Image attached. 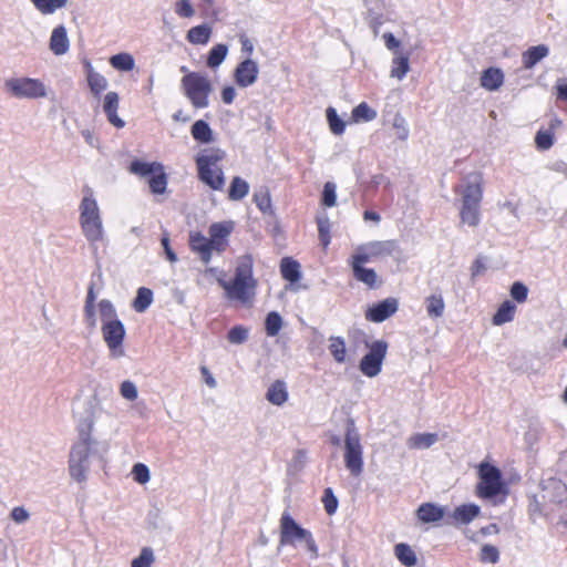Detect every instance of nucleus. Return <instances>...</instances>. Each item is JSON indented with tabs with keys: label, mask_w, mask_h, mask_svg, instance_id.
Segmentation results:
<instances>
[{
	"label": "nucleus",
	"mask_w": 567,
	"mask_h": 567,
	"mask_svg": "<svg viewBox=\"0 0 567 567\" xmlns=\"http://www.w3.org/2000/svg\"><path fill=\"white\" fill-rule=\"evenodd\" d=\"M282 328V318L277 311H270L265 319V330L268 337H276Z\"/></svg>",
	"instance_id": "42"
},
{
	"label": "nucleus",
	"mask_w": 567,
	"mask_h": 567,
	"mask_svg": "<svg viewBox=\"0 0 567 567\" xmlns=\"http://www.w3.org/2000/svg\"><path fill=\"white\" fill-rule=\"evenodd\" d=\"M212 37V28L207 24H199L187 31L186 39L192 44H207Z\"/></svg>",
	"instance_id": "31"
},
{
	"label": "nucleus",
	"mask_w": 567,
	"mask_h": 567,
	"mask_svg": "<svg viewBox=\"0 0 567 567\" xmlns=\"http://www.w3.org/2000/svg\"><path fill=\"white\" fill-rule=\"evenodd\" d=\"M132 475L134 481L140 484H145L150 481V470L143 463H136L132 468Z\"/></svg>",
	"instance_id": "56"
},
{
	"label": "nucleus",
	"mask_w": 567,
	"mask_h": 567,
	"mask_svg": "<svg viewBox=\"0 0 567 567\" xmlns=\"http://www.w3.org/2000/svg\"><path fill=\"white\" fill-rule=\"evenodd\" d=\"M192 136L197 142H210L212 130L203 120L196 121L192 126Z\"/></svg>",
	"instance_id": "43"
},
{
	"label": "nucleus",
	"mask_w": 567,
	"mask_h": 567,
	"mask_svg": "<svg viewBox=\"0 0 567 567\" xmlns=\"http://www.w3.org/2000/svg\"><path fill=\"white\" fill-rule=\"evenodd\" d=\"M329 351L333 359L338 363H343L346 361V342L341 337H330L329 338Z\"/></svg>",
	"instance_id": "40"
},
{
	"label": "nucleus",
	"mask_w": 567,
	"mask_h": 567,
	"mask_svg": "<svg viewBox=\"0 0 567 567\" xmlns=\"http://www.w3.org/2000/svg\"><path fill=\"white\" fill-rule=\"evenodd\" d=\"M175 12L181 18H192L195 10L189 0H178L175 3Z\"/></svg>",
	"instance_id": "57"
},
{
	"label": "nucleus",
	"mask_w": 567,
	"mask_h": 567,
	"mask_svg": "<svg viewBox=\"0 0 567 567\" xmlns=\"http://www.w3.org/2000/svg\"><path fill=\"white\" fill-rule=\"evenodd\" d=\"M383 39L389 50H396L400 45L399 40H396L395 37L390 32L384 33Z\"/></svg>",
	"instance_id": "63"
},
{
	"label": "nucleus",
	"mask_w": 567,
	"mask_h": 567,
	"mask_svg": "<svg viewBox=\"0 0 567 567\" xmlns=\"http://www.w3.org/2000/svg\"><path fill=\"white\" fill-rule=\"evenodd\" d=\"M516 306L511 300H505L493 316L492 322L495 326H502L514 319Z\"/></svg>",
	"instance_id": "32"
},
{
	"label": "nucleus",
	"mask_w": 567,
	"mask_h": 567,
	"mask_svg": "<svg viewBox=\"0 0 567 567\" xmlns=\"http://www.w3.org/2000/svg\"><path fill=\"white\" fill-rule=\"evenodd\" d=\"M182 87L194 107L204 109L208 106L212 83L206 75L199 72H189L183 76Z\"/></svg>",
	"instance_id": "9"
},
{
	"label": "nucleus",
	"mask_w": 567,
	"mask_h": 567,
	"mask_svg": "<svg viewBox=\"0 0 567 567\" xmlns=\"http://www.w3.org/2000/svg\"><path fill=\"white\" fill-rule=\"evenodd\" d=\"M249 192L248 183L239 176L233 178L229 189H228V198L230 200H240L243 199Z\"/></svg>",
	"instance_id": "36"
},
{
	"label": "nucleus",
	"mask_w": 567,
	"mask_h": 567,
	"mask_svg": "<svg viewBox=\"0 0 567 567\" xmlns=\"http://www.w3.org/2000/svg\"><path fill=\"white\" fill-rule=\"evenodd\" d=\"M110 64L120 71H132L134 69L135 62L131 54L128 53H118L110 59Z\"/></svg>",
	"instance_id": "44"
},
{
	"label": "nucleus",
	"mask_w": 567,
	"mask_h": 567,
	"mask_svg": "<svg viewBox=\"0 0 567 567\" xmlns=\"http://www.w3.org/2000/svg\"><path fill=\"white\" fill-rule=\"evenodd\" d=\"M399 309V301L394 297H389L379 301L365 311V319L371 322H383L393 316Z\"/></svg>",
	"instance_id": "14"
},
{
	"label": "nucleus",
	"mask_w": 567,
	"mask_h": 567,
	"mask_svg": "<svg viewBox=\"0 0 567 567\" xmlns=\"http://www.w3.org/2000/svg\"><path fill=\"white\" fill-rule=\"evenodd\" d=\"M336 185L332 182H327L323 186L321 203L327 207H332L336 205Z\"/></svg>",
	"instance_id": "53"
},
{
	"label": "nucleus",
	"mask_w": 567,
	"mask_h": 567,
	"mask_svg": "<svg viewBox=\"0 0 567 567\" xmlns=\"http://www.w3.org/2000/svg\"><path fill=\"white\" fill-rule=\"evenodd\" d=\"M118 109V94L115 92H109L104 97L103 110L109 121L116 127L124 125L123 121L117 116Z\"/></svg>",
	"instance_id": "22"
},
{
	"label": "nucleus",
	"mask_w": 567,
	"mask_h": 567,
	"mask_svg": "<svg viewBox=\"0 0 567 567\" xmlns=\"http://www.w3.org/2000/svg\"><path fill=\"white\" fill-rule=\"evenodd\" d=\"M267 400L274 405H282L288 400L286 383L281 380L275 381L266 393Z\"/></svg>",
	"instance_id": "29"
},
{
	"label": "nucleus",
	"mask_w": 567,
	"mask_h": 567,
	"mask_svg": "<svg viewBox=\"0 0 567 567\" xmlns=\"http://www.w3.org/2000/svg\"><path fill=\"white\" fill-rule=\"evenodd\" d=\"M424 302L431 319H439L444 315L445 303L441 292L427 296Z\"/></svg>",
	"instance_id": "30"
},
{
	"label": "nucleus",
	"mask_w": 567,
	"mask_h": 567,
	"mask_svg": "<svg viewBox=\"0 0 567 567\" xmlns=\"http://www.w3.org/2000/svg\"><path fill=\"white\" fill-rule=\"evenodd\" d=\"M236 97V90L228 85L221 90V100L225 104H231Z\"/></svg>",
	"instance_id": "62"
},
{
	"label": "nucleus",
	"mask_w": 567,
	"mask_h": 567,
	"mask_svg": "<svg viewBox=\"0 0 567 567\" xmlns=\"http://www.w3.org/2000/svg\"><path fill=\"white\" fill-rule=\"evenodd\" d=\"M377 115V112L367 102H361L352 110L351 121L353 123L370 122L373 121Z\"/></svg>",
	"instance_id": "34"
},
{
	"label": "nucleus",
	"mask_w": 567,
	"mask_h": 567,
	"mask_svg": "<svg viewBox=\"0 0 567 567\" xmlns=\"http://www.w3.org/2000/svg\"><path fill=\"white\" fill-rule=\"evenodd\" d=\"M280 272L285 280L296 284L301 278L300 264L291 257H284L280 261Z\"/></svg>",
	"instance_id": "25"
},
{
	"label": "nucleus",
	"mask_w": 567,
	"mask_h": 567,
	"mask_svg": "<svg viewBox=\"0 0 567 567\" xmlns=\"http://www.w3.org/2000/svg\"><path fill=\"white\" fill-rule=\"evenodd\" d=\"M84 196L80 203L79 223L82 234L89 245L96 248V244L105 239V230L97 202L93 197V189L89 186L83 188Z\"/></svg>",
	"instance_id": "4"
},
{
	"label": "nucleus",
	"mask_w": 567,
	"mask_h": 567,
	"mask_svg": "<svg viewBox=\"0 0 567 567\" xmlns=\"http://www.w3.org/2000/svg\"><path fill=\"white\" fill-rule=\"evenodd\" d=\"M31 2L42 14H52L65 7L68 0H31Z\"/></svg>",
	"instance_id": "41"
},
{
	"label": "nucleus",
	"mask_w": 567,
	"mask_h": 567,
	"mask_svg": "<svg viewBox=\"0 0 567 567\" xmlns=\"http://www.w3.org/2000/svg\"><path fill=\"white\" fill-rule=\"evenodd\" d=\"M163 168V164L158 162H144L142 159H134L130 164V172L140 177L154 176L158 171Z\"/></svg>",
	"instance_id": "23"
},
{
	"label": "nucleus",
	"mask_w": 567,
	"mask_h": 567,
	"mask_svg": "<svg viewBox=\"0 0 567 567\" xmlns=\"http://www.w3.org/2000/svg\"><path fill=\"white\" fill-rule=\"evenodd\" d=\"M10 517L17 524H23L30 518V514L23 506H17L11 511Z\"/></svg>",
	"instance_id": "59"
},
{
	"label": "nucleus",
	"mask_w": 567,
	"mask_h": 567,
	"mask_svg": "<svg viewBox=\"0 0 567 567\" xmlns=\"http://www.w3.org/2000/svg\"><path fill=\"white\" fill-rule=\"evenodd\" d=\"M252 257L245 255L238 259L235 277L230 282L221 278L217 280L228 298L246 302L254 295V292H249L255 289L257 284L252 277Z\"/></svg>",
	"instance_id": "5"
},
{
	"label": "nucleus",
	"mask_w": 567,
	"mask_h": 567,
	"mask_svg": "<svg viewBox=\"0 0 567 567\" xmlns=\"http://www.w3.org/2000/svg\"><path fill=\"white\" fill-rule=\"evenodd\" d=\"M483 174L472 172L465 175L460 185L455 186V192L462 196V207L460 217L462 223L471 227L480 224V206L483 198Z\"/></svg>",
	"instance_id": "2"
},
{
	"label": "nucleus",
	"mask_w": 567,
	"mask_h": 567,
	"mask_svg": "<svg viewBox=\"0 0 567 567\" xmlns=\"http://www.w3.org/2000/svg\"><path fill=\"white\" fill-rule=\"evenodd\" d=\"M168 176L164 167L147 181L150 189L155 195H162L166 192Z\"/></svg>",
	"instance_id": "37"
},
{
	"label": "nucleus",
	"mask_w": 567,
	"mask_h": 567,
	"mask_svg": "<svg viewBox=\"0 0 567 567\" xmlns=\"http://www.w3.org/2000/svg\"><path fill=\"white\" fill-rule=\"evenodd\" d=\"M7 91L18 99H41L47 95L44 83L39 79L12 78L6 81Z\"/></svg>",
	"instance_id": "11"
},
{
	"label": "nucleus",
	"mask_w": 567,
	"mask_h": 567,
	"mask_svg": "<svg viewBox=\"0 0 567 567\" xmlns=\"http://www.w3.org/2000/svg\"><path fill=\"white\" fill-rule=\"evenodd\" d=\"M327 120L330 126V130L333 134H342L346 128V123L338 115L337 111L333 107L327 109Z\"/></svg>",
	"instance_id": "47"
},
{
	"label": "nucleus",
	"mask_w": 567,
	"mask_h": 567,
	"mask_svg": "<svg viewBox=\"0 0 567 567\" xmlns=\"http://www.w3.org/2000/svg\"><path fill=\"white\" fill-rule=\"evenodd\" d=\"M388 342L384 340H377L369 346V351L365 353L359 364L360 371L369 378L377 377L382 369L383 360L386 355Z\"/></svg>",
	"instance_id": "13"
},
{
	"label": "nucleus",
	"mask_w": 567,
	"mask_h": 567,
	"mask_svg": "<svg viewBox=\"0 0 567 567\" xmlns=\"http://www.w3.org/2000/svg\"><path fill=\"white\" fill-rule=\"evenodd\" d=\"M344 465L353 476L360 475L363 471V447L352 417L346 421Z\"/></svg>",
	"instance_id": "8"
},
{
	"label": "nucleus",
	"mask_w": 567,
	"mask_h": 567,
	"mask_svg": "<svg viewBox=\"0 0 567 567\" xmlns=\"http://www.w3.org/2000/svg\"><path fill=\"white\" fill-rule=\"evenodd\" d=\"M485 270H486V265L484 262V258L483 257L476 258L471 267L472 280H474L476 277L483 275Z\"/></svg>",
	"instance_id": "60"
},
{
	"label": "nucleus",
	"mask_w": 567,
	"mask_h": 567,
	"mask_svg": "<svg viewBox=\"0 0 567 567\" xmlns=\"http://www.w3.org/2000/svg\"><path fill=\"white\" fill-rule=\"evenodd\" d=\"M549 53V49L545 44H538L528 48L522 54V62L525 69L534 68L540 60L546 58Z\"/></svg>",
	"instance_id": "21"
},
{
	"label": "nucleus",
	"mask_w": 567,
	"mask_h": 567,
	"mask_svg": "<svg viewBox=\"0 0 567 567\" xmlns=\"http://www.w3.org/2000/svg\"><path fill=\"white\" fill-rule=\"evenodd\" d=\"M154 560L153 549L151 547H143L140 555L131 561V567H151Z\"/></svg>",
	"instance_id": "48"
},
{
	"label": "nucleus",
	"mask_w": 567,
	"mask_h": 567,
	"mask_svg": "<svg viewBox=\"0 0 567 567\" xmlns=\"http://www.w3.org/2000/svg\"><path fill=\"white\" fill-rule=\"evenodd\" d=\"M227 53V45L221 43L214 45L208 53L207 65L212 69L219 66L225 60Z\"/></svg>",
	"instance_id": "39"
},
{
	"label": "nucleus",
	"mask_w": 567,
	"mask_h": 567,
	"mask_svg": "<svg viewBox=\"0 0 567 567\" xmlns=\"http://www.w3.org/2000/svg\"><path fill=\"white\" fill-rule=\"evenodd\" d=\"M249 338V330L244 326H235L227 333V340L231 344H243Z\"/></svg>",
	"instance_id": "49"
},
{
	"label": "nucleus",
	"mask_w": 567,
	"mask_h": 567,
	"mask_svg": "<svg viewBox=\"0 0 567 567\" xmlns=\"http://www.w3.org/2000/svg\"><path fill=\"white\" fill-rule=\"evenodd\" d=\"M163 168V164L158 162H144L142 159H134L130 164V172L140 177L154 176L158 171Z\"/></svg>",
	"instance_id": "24"
},
{
	"label": "nucleus",
	"mask_w": 567,
	"mask_h": 567,
	"mask_svg": "<svg viewBox=\"0 0 567 567\" xmlns=\"http://www.w3.org/2000/svg\"><path fill=\"white\" fill-rule=\"evenodd\" d=\"M509 293H511V297L522 303V302H525L527 300V297H528V288L525 284H523L522 281H515L512 286H511V290H509Z\"/></svg>",
	"instance_id": "51"
},
{
	"label": "nucleus",
	"mask_w": 567,
	"mask_h": 567,
	"mask_svg": "<svg viewBox=\"0 0 567 567\" xmlns=\"http://www.w3.org/2000/svg\"><path fill=\"white\" fill-rule=\"evenodd\" d=\"M97 306L102 322V337L111 355L113 358L124 357L123 342L126 336L124 323L118 319L117 311L111 300L102 299Z\"/></svg>",
	"instance_id": "3"
},
{
	"label": "nucleus",
	"mask_w": 567,
	"mask_h": 567,
	"mask_svg": "<svg viewBox=\"0 0 567 567\" xmlns=\"http://www.w3.org/2000/svg\"><path fill=\"white\" fill-rule=\"evenodd\" d=\"M94 402L85 403L83 413L78 419V441L72 445L69 456L70 476L78 483L87 480L90 457L97 455L99 442L92 437L95 423Z\"/></svg>",
	"instance_id": "1"
},
{
	"label": "nucleus",
	"mask_w": 567,
	"mask_h": 567,
	"mask_svg": "<svg viewBox=\"0 0 567 567\" xmlns=\"http://www.w3.org/2000/svg\"><path fill=\"white\" fill-rule=\"evenodd\" d=\"M153 302V291L146 287H140L133 300V308L136 312H145Z\"/></svg>",
	"instance_id": "33"
},
{
	"label": "nucleus",
	"mask_w": 567,
	"mask_h": 567,
	"mask_svg": "<svg viewBox=\"0 0 567 567\" xmlns=\"http://www.w3.org/2000/svg\"><path fill=\"white\" fill-rule=\"evenodd\" d=\"M499 560L498 549L489 544L483 545L481 548V561L496 564Z\"/></svg>",
	"instance_id": "54"
},
{
	"label": "nucleus",
	"mask_w": 567,
	"mask_h": 567,
	"mask_svg": "<svg viewBox=\"0 0 567 567\" xmlns=\"http://www.w3.org/2000/svg\"><path fill=\"white\" fill-rule=\"evenodd\" d=\"M481 508L476 504H463L457 506L451 518L460 524H468L480 515Z\"/></svg>",
	"instance_id": "26"
},
{
	"label": "nucleus",
	"mask_w": 567,
	"mask_h": 567,
	"mask_svg": "<svg viewBox=\"0 0 567 567\" xmlns=\"http://www.w3.org/2000/svg\"><path fill=\"white\" fill-rule=\"evenodd\" d=\"M50 49L56 55L64 54L69 50V39L64 27L59 25L52 31Z\"/></svg>",
	"instance_id": "27"
},
{
	"label": "nucleus",
	"mask_w": 567,
	"mask_h": 567,
	"mask_svg": "<svg viewBox=\"0 0 567 567\" xmlns=\"http://www.w3.org/2000/svg\"><path fill=\"white\" fill-rule=\"evenodd\" d=\"M279 523L280 546H296L297 543H305L306 549L310 554V558L317 559L319 557V548L311 532L299 525L289 512L286 511L282 513Z\"/></svg>",
	"instance_id": "6"
},
{
	"label": "nucleus",
	"mask_w": 567,
	"mask_h": 567,
	"mask_svg": "<svg viewBox=\"0 0 567 567\" xmlns=\"http://www.w3.org/2000/svg\"><path fill=\"white\" fill-rule=\"evenodd\" d=\"M416 516L422 523H435L444 517V508L434 503H423L419 506Z\"/></svg>",
	"instance_id": "20"
},
{
	"label": "nucleus",
	"mask_w": 567,
	"mask_h": 567,
	"mask_svg": "<svg viewBox=\"0 0 567 567\" xmlns=\"http://www.w3.org/2000/svg\"><path fill=\"white\" fill-rule=\"evenodd\" d=\"M161 244L164 248V251H165V255L167 257V259L171 261V262H175L177 260V255L174 252V250L171 248V245H169V237H168V234L165 233L163 235V237L161 238Z\"/></svg>",
	"instance_id": "61"
},
{
	"label": "nucleus",
	"mask_w": 567,
	"mask_h": 567,
	"mask_svg": "<svg viewBox=\"0 0 567 567\" xmlns=\"http://www.w3.org/2000/svg\"><path fill=\"white\" fill-rule=\"evenodd\" d=\"M190 249L199 254L200 260L208 264L212 260V250L215 249L214 241L200 233L192 234L189 237Z\"/></svg>",
	"instance_id": "17"
},
{
	"label": "nucleus",
	"mask_w": 567,
	"mask_h": 567,
	"mask_svg": "<svg viewBox=\"0 0 567 567\" xmlns=\"http://www.w3.org/2000/svg\"><path fill=\"white\" fill-rule=\"evenodd\" d=\"M234 228L233 221L214 223L209 226L210 240L214 241L215 249H224V240L230 235Z\"/></svg>",
	"instance_id": "18"
},
{
	"label": "nucleus",
	"mask_w": 567,
	"mask_h": 567,
	"mask_svg": "<svg viewBox=\"0 0 567 567\" xmlns=\"http://www.w3.org/2000/svg\"><path fill=\"white\" fill-rule=\"evenodd\" d=\"M410 70L409 56L399 55L392 61L391 76L399 80L403 79Z\"/></svg>",
	"instance_id": "45"
},
{
	"label": "nucleus",
	"mask_w": 567,
	"mask_h": 567,
	"mask_svg": "<svg viewBox=\"0 0 567 567\" xmlns=\"http://www.w3.org/2000/svg\"><path fill=\"white\" fill-rule=\"evenodd\" d=\"M87 83L91 92L96 96L100 95L107 86L106 79L100 73L93 71H90L87 74Z\"/></svg>",
	"instance_id": "46"
},
{
	"label": "nucleus",
	"mask_w": 567,
	"mask_h": 567,
	"mask_svg": "<svg viewBox=\"0 0 567 567\" xmlns=\"http://www.w3.org/2000/svg\"><path fill=\"white\" fill-rule=\"evenodd\" d=\"M322 503L324 505V509H326L327 514L333 515L337 512L339 501H338L337 496L334 495L331 487H327L324 489L323 496H322Z\"/></svg>",
	"instance_id": "50"
},
{
	"label": "nucleus",
	"mask_w": 567,
	"mask_h": 567,
	"mask_svg": "<svg viewBox=\"0 0 567 567\" xmlns=\"http://www.w3.org/2000/svg\"><path fill=\"white\" fill-rule=\"evenodd\" d=\"M254 202L256 203L260 212H262L264 214H268L271 216L275 215L268 188H260L258 192H256L254 194Z\"/></svg>",
	"instance_id": "38"
},
{
	"label": "nucleus",
	"mask_w": 567,
	"mask_h": 567,
	"mask_svg": "<svg viewBox=\"0 0 567 567\" xmlns=\"http://www.w3.org/2000/svg\"><path fill=\"white\" fill-rule=\"evenodd\" d=\"M83 320L90 332H93L97 327L96 306H84Z\"/></svg>",
	"instance_id": "52"
},
{
	"label": "nucleus",
	"mask_w": 567,
	"mask_h": 567,
	"mask_svg": "<svg viewBox=\"0 0 567 567\" xmlns=\"http://www.w3.org/2000/svg\"><path fill=\"white\" fill-rule=\"evenodd\" d=\"M478 473L481 481L477 484V494L480 497L491 499L502 493L504 483L498 467L489 463H482Z\"/></svg>",
	"instance_id": "10"
},
{
	"label": "nucleus",
	"mask_w": 567,
	"mask_h": 567,
	"mask_svg": "<svg viewBox=\"0 0 567 567\" xmlns=\"http://www.w3.org/2000/svg\"><path fill=\"white\" fill-rule=\"evenodd\" d=\"M439 441L437 433H416L406 441L409 449L424 450L431 447Z\"/></svg>",
	"instance_id": "28"
},
{
	"label": "nucleus",
	"mask_w": 567,
	"mask_h": 567,
	"mask_svg": "<svg viewBox=\"0 0 567 567\" xmlns=\"http://www.w3.org/2000/svg\"><path fill=\"white\" fill-rule=\"evenodd\" d=\"M399 249L398 241L394 239L390 240H381V241H370L363 245H360L357 248L354 255H352V259L358 261V264H367L370 262L378 257L381 256H391Z\"/></svg>",
	"instance_id": "12"
},
{
	"label": "nucleus",
	"mask_w": 567,
	"mask_h": 567,
	"mask_svg": "<svg viewBox=\"0 0 567 567\" xmlns=\"http://www.w3.org/2000/svg\"><path fill=\"white\" fill-rule=\"evenodd\" d=\"M505 75L498 68H488L481 74V86L487 91H496L504 83Z\"/></svg>",
	"instance_id": "19"
},
{
	"label": "nucleus",
	"mask_w": 567,
	"mask_h": 567,
	"mask_svg": "<svg viewBox=\"0 0 567 567\" xmlns=\"http://www.w3.org/2000/svg\"><path fill=\"white\" fill-rule=\"evenodd\" d=\"M258 65L251 59H246L238 63L234 72V79L240 87L252 85L258 78Z\"/></svg>",
	"instance_id": "15"
},
{
	"label": "nucleus",
	"mask_w": 567,
	"mask_h": 567,
	"mask_svg": "<svg viewBox=\"0 0 567 567\" xmlns=\"http://www.w3.org/2000/svg\"><path fill=\"white\" fill-rule=\"evenodd\" d=\"M554 133L550 130L538 131L535 136V142H553Z\"/></svg>",
	"instance_id": "64"
},
{
	"label": "nucleus",
	"mask_w": 567,
	"mask_h": 567,
	"mask_svg": "<svg viewBox=\"0 0 567 567\" xmlns=\"http://www.w3.org/2000/svg\"><path fill=\"white\" fill-rule=\"evenodd\" d=\"M120 392L124 399L130 401H134L138 395L137 388L132 381L122 382Z\"/></svg>",
	"instance_id": "58"
},
{
	"label": "nucleus",
	"mask_w": 567,
	"mask_h": 567,
	"mask_svg": "<svg viewBox=\"0 0 567 567\" xmlns=\"http://www.w3.org/2000/svg\"><path fill=\"white\" fill-rule=\"evenodd\" d=\"M318 231L319 239L323 247H327L330 244V223L328 218L318 217Z\"/></svg>",
	"instance_id": "55"
},
{
	"label": "nucleus",
	"mask_w": 567,
	"mask_h": 567,
	"mask_svg": "<svg viewBox=\"0 0 567 567\" xmlns=\"http://www.w3.org/2000/svg\"><path fill=\"white\" fill-rule=\"evenodd\" d=\"M394 553L399 561L406 567H412L417 561L415 553L408 544L400 543L395 545Z\"/></svg>",
	"instance_id": "35"
},
{
	"label": "nucleus",
	"mask_w": 567,
	"mask_h": 567,
	"mask_svg": "<svg viewBox=\"0 0 567 567\" xmlns=\"http://www.w3.org/2000/svg\"><path fill=\"white\" fill-rule=\"evenodd\" d=\"M225 156V152L219 148L204 150L196 156L198 178L212 189L220 190L225 185L223 171L215 173L213 169Z\"/></svg>",
	"instance_id": "7"
},
{
	"label": "nucleus",
	"mask_w": 567,
	"mask_h": 567,
	"mask_svg": "<svg viewBox=\"0 0 567 567\" xmlns=\"http://www.w3.org/2000/svg\"><path fill=\"white\" fill-rule=\"evenodd\" d=\"M350 266L355 280L364 284L370 289H375L381 286L382 281L378 280V275L374 269L364 267V264L351 260Z\"/></svg>",
	"instance_id": "16"
}]
</instances>
